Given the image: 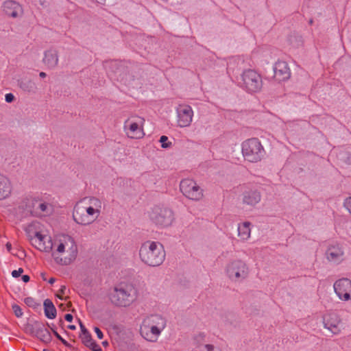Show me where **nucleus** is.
<instances>
[{"label":"nucleus","instance_id":"58836bf2","mask_svg":"<svg viewBox=\"0 0 351 351\" xmlns=\"http://www.w3.org/2000/svg\"><path fill=\"white\" fill-rule=\"evenodd\" d=\"M22 280L24 282H27L29 281V276L27 275H23L22 276Z\"/></svg>","mask_w":351,"mask_h":351},{"label":"nucleus","instance_id":"c756f323","mask_svg":"<svg viewBox=\"0 0 351 351\" xmlns=\"http://www.w3.org/2000/svg\"><path fill=\"white\" fill-rule=\"evenodd\" d=\"M12 310L14 313V315L17 317H21L22 315H23V311H22V309L21 308L17 305V304H14L12 306Z\"/></svg>","mask_w":351,"mask_h":351},{"label":"nucleus","instance_id":"4c0bfd02","mask_svg":"<svg viewBox=\"0 0 351 351\" xmlns=\"http://www.w3.org/2000/svg\"><path fill=\"white\" fill-rule=\"evenodd\" d=\"M64 318L67 322H71L73 320V315L71 314H66Z\"/></svg>","mask_w":351,"mask_h":351},{"label":"nucleus","instance_id":"37998d69","mask_svg":"<svg viewBox=\"0 0 351 351\" xmlns=\"http://www.w3.org/2000/svg\"><path fill=\"white\" fill-rule=\"evenodd\" d=\"M46 75H46V73H45V72H40V73H39V76H40V77H43H43H46Z\"/></svg>","mask_w":351,"mask_h":351},{"label":"nucleus","instance_id":"a18cd8bd","mask_svg":"<svg viewBox=\"0 0 351 351\" xmlns=\"http://www.w3.org/2000/svg\"><path fill=\"white\" fill-rule=\"evenodd\" d=\"M99 3L104 4L106 0H96Z\"/></svg>","mask_w":351,"mask_h":351},{"label":"nucleus","instance_id":"412c9836","mask_svg":"<svg viewBox=\"0 0 351 351\" xmlns=\"http://www.w3.org/2000/svg\"><path fill=\"white\" fill-rule=\"evenodd\" d=\"M252 223L250 221H243L238 224V237L241 241H247L251 237Z\"/></svg>","mask_w":351,"mask_h":351},{"label":"nucleus","instance_id":"49530a36","mask_svg":"<svg viewBox=\"0 0 351 351\" xmlns=\"http://www.w3.org/2000/svg\"><path fill=\"white\" fill-rule=\"evenodd\" d=\"M42 278L44 280H46L47 278H45V274H41Z\"/></svg>","mask_w":351,"mask_h":351},{"label":"nucleus","instance_id":"c03bdc74","mask_svg":"<svg viewBox=\"0 0 351 351\" xmlns=\"http://www.w3.org/2000/svg\"><path fill=\"white\" fill-rule=\"evenodd\" d=\"M69 329L71 330H75L76 328H75V326L74 325H70L68 326Z\"/></svg>","mask_w":351,"mask_h":351},{"label":"nucleus","instance_id":"ddd939ff","mask_svg":"<svg viewBox=\"0 0 351 351\" xmlns=\"http://www.w3.org/2000/svg\"><path fill=\"white\" fill-rule=\"evenodd\" d=\"M324 328L334 335H339L344 328V324L339 315L330 312L323 316Z\"/></svg>","mask_w":351,"mask_h":351},{"label":"nucleus","instance_id":"423d86ee","mask_svg":"<svg viewBox=\"0 0 351 351\" xmlns=\"http://www.w3.org/2000/svg\"><path fill=\"white\" fill-rule=\"evenodd\" d=\"M150 221L158 229L171 227L175 221L173 211L165 206H154L147 211Z\"/></svg>","mask_w":351,"mask_h":351},{"label":"nucleus","instance_id":"cd10ccee","mask_svg":"<svg viewBox=\"0 0 351 351\" xmlns=\"http://www.w3.org/2000/svg\"><path fill=\"white\" fill-rule=\"evenodd\" d=\"M199 350H192V351H218L215 349V346L212 344H204L199 346Z\"/></svg>","mask_w":351,"mask_h":351},{"label":"nucleus","instance_id":"79ce46f5","mask_svg":"<svg viewBox=\"0 0 351 351\" xmlns=\"http://www.w3.org/2000/svg\"><path fill=\"white\" fill-rule=\"evenodd\" d=\"M56 282V279L54 278H51L49 280V282L50 284H53L54 282Z\"/></svg>","mask_w":351,"mask_h":351},{"label":"nucleus","instance_id":"3c124183","mask_svg":"<svg viewBox=\"0 0 351 351\" xmlns=\"http://www.w3.org/2000/svg\"><path fill=\"white\" fill-rule=\"evenodd\" d=\"M63 304H60V307H62Z\"/></svg>","mask_w":351,"mask_h":351},{"label":"nucleus","instance_id":"c85d7f7f","mask_svg":"<svg viewBox=\"0 0 351 351\" xmlns=\"http://www.w3.org/2000/svg\"><path fill=\"white\" fill-rule=\"evenodd\" d=\"M66 289V287L65 285H62L58 292L56 293L57 298L59 299L63 300H66V298H64V295L65 294V291Z\"/></svg>","mask_w":351,"mask_h":351},{"label":"nucleus","instance_id":"8fccbe9b","mask_svg":"<svg viewBox=\"0 0 351 351\" xmlns=\"http://www.w3.org/2000/svg\"><path fill=\"white\" fill-rule=\"evenodd\" d=\"M71 305V302H69V303L67 304V306H70Z\"/></svg>","mask_w":351,"mask_h":351},{"label":"nucleus","instance_id":"b1692460","mask_svg":"<svg viewBox=\"0 0 351 351\" xmlns=\"http://www.w3.org/2000/svg\"><path fill=\"white\" fill-rule=\"evenodd\" d=\"M43 306L45 316L49 319H54L56 316V309L53 302L47 299L44 301Z\"/></svg>","mask_w":351,"mask_h":351},{"label":"nucleus","instance_id":"ea45409f","mask_svg":"<svg viewBox=\"0 0 351 351\" xmlns=\"http://www.w3.org/2000/svg\"><path fill=\"white\" fill-rule=\"evenodd\" d=\"M5 247H6V249L8 250V252H10L11 249H12V245L10 243L8 242L5 245Z\"/></svg>","mask_w":351,"mask_h":351},{"label":"nucleus","instance_id":"a211bd4d","mask_svg":"<svg viewBox=\"0 0 351 351\" xmlns=\"http://www.w3.org/2000/svg\"><path fill=\"white\" fill-rule=\"evenodd\" d=\"M3 12L8 16L16 19L23 14L22 6L12 0L5 1L2 5Z\"/></svg>","mask_w":351,"mask_h":351},{"label":"nucleus","instance_id":"aec40b11","mask_svg":"<svg viewBox=\"0 0 351 351\" xmlns=\"http://www.w3.org/2000/svg\"><path fill=\"white\" fill-rule=\"evenodd\" d=\"M43 63L49 69H55L59 62L58 52L56 49H50L44 53Z\"/></svg>","mask_w":351,"mask_h":351},{"label":"nucleus","instance_id":"c9c22d12","mask_svg":"<svg viewBox=\"0 0 351 351\" xmlns=\"http://www.w3.org/2000/svg\"><path fill=\"white\" fill-rule=\"evenodd\" d=\"M53 333L54 335H56V337L60 339L63 343L66 344V341L62 338V337L56 332V331H53Z\"/></svg>","mask_w":351,"mask_h":351},{"label":"nucleus","instance_id":"7c9ffc66","mask_svg":"<svg viewBox=\"0 0 351 351\" xmlns=\"http://www.w3.org/2000/svg\"><path fill=\"white\" fill-rule=\"evenodd\" d=\"M24 302L29 306L35 307L37 305L36 300L31 297L25 298Z\"/></svg>","mask_w":351,"mask_h":351},{"label":"nucleus","instance_id":"a19ab883","mask_svg":"<svg viewBox=\"0 0 351 351\" xmlns=\"http://www.w3.org/2000/svg\"><path fill=\"white\" fill-rule=\"evenodd\" d=\"M121 81H123L125 84H128V85L130 84V81L128 79V77H125V78L123 77V78L121 79Z\"/></svg>","mask_w":351,"mask_h":351},{"label":"nucleus","instance_id":"4be33fe9","mask_svg":"<svg viewBox=\"0 0 351 351\" xmlns=\"http://www.w3.org/2000/svg\"><path fill=\"white\" fill-rule=\"evenodd\" d=\"M12 191L10 180L4 176L0 174V199L6 198L10 195Z\"/></svg>","mask_w":351,"mask_h":351},{"label":"nucleus","instance_id":"4468645a","mask_svg":"<svg viewBox=\"0 0 351 351\" xmlns=\"http://www.w3.org/2000/svg\"><path fill=\"white\" fill-rule=\"evenodd\" d=\"M333 289L337 298L343 302L351 300V280L343 278L336 280Z\"/></svg>","mask_w":351,"mask_h":351},{"label":"nucleus","instance_id":"6ab92c4d","mask_svg":"<svg viewBox=\"0 0 351 351\" xmlns=\"http://www.w3.org/2000/svg\"><path fill=\"white\" fill-rule=\"evenodd\" d=\"M261 199V195L259 191L255 189L245 191L242 194V202L250 206H255Z\"/></svg>","mask_w":351,"mask_h":351},{"label":"nucleus","instance_id":"7ed1b4c3","mask_svg":"<svg viewBox=\"0 0 351 351\" xmlns=\"http://www.w3.org/2000/svg\"><path fill=\"white\" fill-rule=\"evenodd\" d=\"M137 288L131 283L121 282L111 288L108 293L110 302L117 307H129L138 298Z\"/></svg>","mask_w":351,"mask_h":351},{"label":"nucleus","instance_id":"72a5a7b5","mask_svg":"<svg viewBox=\"0 0 351 351\" xmlns=\"http://www.w3.org/2000/svg\"><path fill=\"white\" fill-rule=\"evenodd\" d=\"M23 272V269L22 268H19L17 270H14L12 272V276L14 278H17L21 276V274Z\"/></svg>","mask_w":351,"mask_h":351},{"label":"nucleus","instance_id":"f03ea898","mask_svg":"<svg viewBox=\"0 0 351 351\" xmlns=\"http://www.w3.org/2000/svg\"><path fill=\"white\" fill-rule=\"evenodd\" d=\"M53 261L58 265L67 266L72 264L78 255V247L75 240L71 236L62 234L53 239L51 252Z\"/></svg>","mask_w":351,"mask_h":351},{"label":"nucleus","instance_id":"bb28decb","mask_svg":"<svg viewBox=\"0 0 351 351\" xmlns=\"http://www.w3.org/2000/svg\"><path fill=\"white\" fill-rule=\"evenodd\" d=\"M159 141L161 143V147L165 149L169 148L172 145V143L169 141L168 137L165 135L160 136Z\"/></svg>","mask_w":351,"mask_h":351},{"label":"nucleus","instance_id":"20e7f679","mask_svg":"<svg viewBox=\"0 0 351 351\" xmlns=\"http://www.w3.org/2000/svg\"><path fill=\"white\" fill-rule=\"evenodd\" d=\"M142 263L149 267H158L165 259V251L162 244L158 241L148 240L143 242L138 250Z\"/></svg>","mask_w":351,"mask_h":351},{"label":"nucleus","instance_id":"393cba45","mask_svg":"<svg viewBox=\"0 0 351 351\" xmlns=\"http://www.w3.org/2000/svg\"><path fill=\"white\" fill-rule=\"evenodd\" d=\"M38 208L45 215L50 214L52 211V206L45 202H38Z\"/></svg>","mask_w":351,"mask_h":351},{"label":"nucleus","instance_id":"5701e85b","mask_svg":"<svg viewBox=\"0 0 351 351\" xmlns=\"http://www.w3.org/2000/svg\"><path fill=\"white\" fill-rule=\"evenodd\" d=\"M36 336L45 343H50L52 339L51 332L45 326H41L36 329Z\"/></svg>","mask_w":351,"mask_h":351},{"label":"nucleus","instance_id":"473e14b6","mask_svg":"<svg viewBox=\"0 0 351 351\" xmlns=\"http://www.w3.org/2000/svg\"><path fill=\"white\" fill-rule=\"evenodd\" d=\"M5 100L8 103H11L14 100V95L12 93H7L5 95Z\"/></svg>","mask_w":351,"mask_h":351},{"label":"nucleus","instance_id":"f3484780","mask_svg":"<svg viewBox=\"0 0 351 351\" xmlns=\"http://www.w3.org/2000/svg\"><path fill=\"white\" fill-rule=\"evenodd\" d=\"M274 77L278 82L288 80L291 75L288 63L285 61L278 60L273 66Z\"/></svg>","mask_w":351,"mask_h":351},{"label":"nucleus","instance_id":"6e6552de","mask_svg":"<svg viewBox=\"0 0 351 351\" xmlns=\"http://www.w3.org/2000/svg\"><path fill=\"white\" fill-rule=\"evenodd\" d=\"M241 153L245 160L258 162L263 158L265 151L258 138H251L241 143Z\"/></svg>","mask_w":351,"mask_h":351},{"label":"nucleus","instance_id":"a878e982","mask_svg":"<svg viewBox=\"0 0 351 351\" xmlns=\"http://www.w3.org/2000/svg\"><path fill=\"white\" fill-rule=\"evenodd\" d=\"M84 343L87 347L90 348L93 351H102L99 346L97 344L96 342L93 341L90 337H85Z\"/></svg>","mask_w":351,"mask_h":351},{"label":"nucleus","instance_id":"1a4fd4ad","mask_svg":"<svg viewBox=\"0 0 351 351\" xmlns=\"http://www.w3.org/2000/svg\"><path fill=\"white\" fill-rule=\"evenodd\" d=\"M145 119L137 115L129 117L124 122L123 130L128 138L140 139L145 136Z\"/></svg>","mask_w":351,"mask_h":351},{"label":"nucleus","instance_id":"603ef678","mask_svg":"<svg viewBox=\"0 0 351 351\" xmlns=\"http://www.w3.org/2000/svg\"><path fill=\"white\" fill-rule=\"evenodd\" d=\"M43 351H49V350H44Z\"/></svg>","mask_w":351,"mask_h":351},{"label":"nucleus","instance_id":"f257e3e1","mask_svg":"<svg viewBox=\"0 0 351 351\" xmlns=\"http://www.w3.org/2000/svg\"><path fill=\"white\" fill-rule=\"evenodd\" d=\"M104 208L101 199L97 197H86L75 206L73 220L82 226H88L96 221L101 216Z\"/></svg>","mask_w":351,"mask_h":351},{"label":"nucleus","instance_id":"e433bc0d","mask_svg":"<svg viewBox=\"0 0 351 351\" xmlns=\"http://www.w3.org/2000/svg\"><path fill=\"white\" fill-rule=\"evenodd\" d=\"M205 337V335L204 333H199V335H196L194 338L195 340H203Z\"/></svg>","mask_w":351,"mask_h":351},{"label":"nucleus","instance_id":"de8ad7c7","mask_svg":"<svg viewBox=\"0 0 351 351\" xmlns=\"http://www.w3.org/2000/svg\"><path fill=\"white\" fill-rule=\"evenodd\" d=\"M102 343H103L104 346H107L108 345V342L107 341H104Z\"/></svg>","mask_w":351,"mask_h":351},{"label":"nucleus","instance_id":"f8f14e48","mask_svg":"<svg viewBox=\"0 0 351 351\" xmlns=\"http://www.w3.org/2000/svg\"><path fill=\"white\" fill-rule=\"evenodd\" d=\"M176 124L181 128L189 127L194 117V111L192 107L188 104H179L176 108Z\"/></svg>","mask_w":351,"mask_h":351},{"label":"nucleus","instance_id":"39448f33","mask_svg":"<svg viewBox=\"0 0 351 351\" xmlns=\"http://www.w3.org/2000/svg\"><path fill=\"white\" fill-rule=\"evenodd\" d=\"M167 326L166 319L159 314L147 316L143 321L140 332L147 341L155 343Z\"/></svg>","mask_w":351,"mask_h":351},{"label":"nucleus","instance_id":"dca6fc26","mask_svg":"<svg viewBox=\"0 0 351 351\" xmlns=\"http://www.w3.org/2000/svg\"><path fill=\"white\" fill-rule=\"evenodd\" d=\"M33 242L36 247L39 250L45 252H52L53 241H52L51 237L43 231L36 232Z\"/></svg>","mask_w":351,"mask_h":351},{"label":"nucleus","instance_id":"9b49d317","mask_svg":"<svg viewBox=\"0 0 351 351\" xmlns=\"http://www.w3.org/2000/svg\"><path fill=\"white\" fill-rule=\"evenodd\" d=\"M180 190L186 197L193 201H199L204 196L203 189L192 179L182 180Z\"/></svg>","mask_w":351,"mask_h":351},{"label":"nucleus","instance_id":"2f4dec72","mask_svg":"<svg viewBox=\"0 0 351 351\" xmlns=\"http://www.w3.org/2000/svg\"><path fill=\"white\" fill-rule=\"evenodd\" d=\"M343 206L351 215V196L345 199L343 202Z\"/></svg>","mask_w":351,"mask_h":351},{"label":"nucleus","instance_id":"09e8293b","mask_svg":"<svg viewBox=\"0 0 351 351\" xmlns=\"http://www.w3.org/2000/svg\"><path fill=\"white\" fill-rule=\"evenodd\" d=\"M80 327H81V328H84V326H83V325H82V323H80Z\"/></svg>","mask_w":351,"mask_h":351},{"label":"nucleus","instance_id":"0eeeda50","mask_svg":"<svg viewBox=\"0 0 351 351\" xmlns=\"http://www.w3.org/2000/svg\"><path fill=\"white\" fill-rule=\"evenodd\" d=\"M224 272L231 282H241L247 278L250 274V268L244 260L233 258L226 263Z\"/></svg>","mask_w":351,"mask_h":351},{"label":"nucleus","instance_id":"9d476101","mask_svg":"<svg viewBox=\"0 0 351 351\" xmlns=\"http://www.w3.org/2000/svg\"><path fill=\"white\" fill-rule=\"evenodd\" d=\"M243 88L249 93L259 92L263 87L261 75L256 71L247 69L241 74Z\"/></svg>","mask_w":351,"mask_h":351},{"label":"nucleus","instance_id":"2eb2a0df","mask_svg":"<svg viewBox=\"0 0 351 351\" xmlns=\"http://www.w3.org/2000/svg\"><path fill=\"white\" fill-rule=\"evenodd\" d=\"M326 258L333 264H339L345 259L343 246L339 243L331 244L326 251Z\"/></svg>","mask_w":351,"mask_h":351},{"label":"nucleus","instance_id":"f704fd0d","mask_svg":"<svg viewBox=\"0 0 351 351\" xmlns=\"http://www.w3.org/2000/svg\"><path fill=\"white\" fill-rule=\"evenodd\" d=\"M94 330L97 336V337L99 339H101L103 337H104V335H103V332H101V330L97 328V327H95L94 328Z\"/></svg>","mask_w":351,"mask_h":351}]
</instances>
